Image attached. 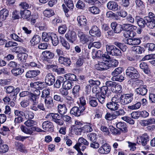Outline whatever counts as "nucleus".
Here are the masks:
<instances>
[{
    "mask_svg": "<svg viewBox=\"0 0 155 155\" xmlns=\"http://www.w3.org/2000/svg\"><path fill=\"white\" fill-rule=\"evenodd\" d=\"M131 50L133 51L138 54H142L145 51L143 48L139 46H134L132 47Z\"/></svg>",
    "mask_w": 155,
    "mask_h": 155,
    "instance_id": "nucleus-34",
    "label": "nucleus"
},
{
    "mask_svg": "<svg viewBox=\"0 0 155 155\" xmlns=\"http://www.w3.org/2000/svg\"><path fill=\"white\" fill-rule=\"evenodd\" d=\"M111 147L107 143H105L102 145L98 149V152L101 154H107L110 151Z\"/></svg>",
    "mask_w": 155,
    "mask_h": 155,
    "instance_id": "nucleus-13",
    "label": "nucleus"
},
{
    "mask_svg": "<svg viewBox=\"0 0 155 155\" xmlns=\"http://www.w3.org/2000/svg\"><path fill=\"white\" fill-rule=\"evenodd\" d=\"M121 119L131 124H134V121L130 117L124 116L121 117Z\"/></svg>",
    "mask_w": 155,
    "mask_h": 155,
    "instance_id": "nucleus-61",
    "label": "nucleus"
},
{
    "mask_svg": "<svg viewBox=\"0 0 155 155\" xmlns=\"http://www.w3.org/2000/svg\"><path fill=\"white\" fill-rule=\"evenodd\" d=\"M127 76L131 79H136L139 77L140 74L137 70L133 67H129L126 71Z\"/></svg>",
    "mask_w": 155,
    "mask_h": 155,
    "instance_id": "nucleus-4",
    "label": "nucleus"
},
{
    "mask_svg": "<svg viewBox=\"0 0 155 155\" xmlns=\"http://www.w3.org/2000/svg\"><path fill=\"white\" fill-rule=\"evenodd\" d=\"M44 102L45 105L48 108H52L54 106L53 99L51 96L45 98Z\"/></svg>",
    "mask_w": 155,
    "mask_h": 155,
    "instance_id": "nucleus-29",
    "label": "nucleus"
},
{
    "mask_svg": "<svg viewBox=\"0 0 155 155\" xmlns=\"http://www.w3.org/2000/svg\"><path fill=\"white\" fill-rule=\"evenodd\" d=\"M40 72L39 70H29L27 72L25 76L27 78H34L38 75Z\"/></svg>",
    "mask_w": 155,
    "mask_h": 155,
    "instance_id": "nucleus-27",
    "label": "nucleus"
},
{
    "mask_svg": "<svg viewBox=\"0 0 155 155\" xmlns=\"http://www.w3.org/2000/svg\"><path fill=\"white\" fill-rule=\"evenodd\" d=\"M63 87L67 90H69L71 88V83L68 81H65L63 84Z\"/></svg>",
    "mask_w": 155,
    "mask_h": 155,
    "instance_id": "nucleus-63",
    "label": "nucleus"
},
{
    "mask_svg": "<svg viewBox=\"0 0 155 155\" xmlns=\"http://www.w3.org/2000/svg\"><path fill=\"white\" fill-rule=\"evenodd\" d=\"M9 149L8 146L6 144L0 145V153H5L8 151Z\"/></svg>",
    "mask_w": 155,
    "mask_h": 155,
    "instance_id": "nucleus-60",
    "label": "nucleus"
},
{
    "mask_svg": "<svg viewBox=\"0 0 155 155\" xmlns=\"http://www.w3.org/2000/svg\"><path fill=\"white\" fill-rule=\"evenodd\" d=\"M51 116L52 118V120L55 122L57 125L60 126L63 125V121L60 120V117L58 114L52 113Z\"/></svg>",
    "mask_w": 155,
    "mask_h": 155,
    "instance_id": "nucleus-21",
    "label": "nucleus"
},
{
    "mask_svg": "<svg viewBox=\"0 0 155 155\" xmlns=\"http://www.w3.org/2000/svg\"><path fill=\"white\" fill-rule=\"evenodd\" d=\"M13 75L15 76L21 75L24 72V70L21 68H15L11 70Z\"/></svg>",
    "mask_w": 155,
    "mask_h": 155,
    "instance_id": "nucleus-30",
    "label": "nucleus"
},
{
    "mask_svg": "<svg viewBox=\"0 0 155 155\" xmlns=\"http://www.w3.org/2000/svg\"><path fill=\"white\" fill-rule=\"evenodd\" d=\"M9 15V12L7 9L3 8L0 11V20L4 21Z\"/></svg>",
    "mask_w": 155,
    "mask_h": 155,
    "instance_id": "nucleus-31",
    "label": "nucleus"
},
{
    "mask_svg": "<svg viewBox=\"0 0 155 155\" xmlns=\"http://www.w3.org/2000/svg\"><path fill=\"white\" fill-rule=\"evenodd\" d=\"M109 129L112 133L114 135H119L120 133V132L118 129L115 128L112 126H110Z\"/></svg>",
    "mask_w": 155,
    "mask_h": 155,
    "instance_id": "nucleus-64",
    "label": "nucleus"
},
{
    "mask_svg": "<svg viewBox=\"0 0 155 155\" xmlns=\"http://www.w3.org/2000/svg\"><path fill=\"white\" fill-rule=\"evenodd\" d=\"M144 47L148 51H153L155 50V44L153 43H147L144 45Z\"/></svg>",
    "mask_w": 155,
    "mask_h": 155,
    "instance_id": "nucleus-41",
    "label": "nucleus"
},
{
    "mask_svg": "<svg viewBox=\"0 0 155 155\" xmlns=\"http://www.w3.org/2000/svg\"><path fill=\"white\" fill-rule=\"evenodd\" d=\"M88 11L94 14H97L99 13L100 10L99 8L96 6H92L88 8Z\"/></svg>",
    "mask_w": 155,
    "mask_h": 155,
    "instance_id": "nucleus-51",
    "label": "nucleus"
},
{
    "mask_svg": "<svg viewBox=\"0 0 155 155\" xmlns=\"http://www.w3.org/2000/svg\"><path fill=\"white\" fill-rule=\"evenodd\" d=\"M133 93L124 94L121 95V103L124 105L127 104L131 102L133 99Z\"/></svg>",
    "mask_w": 155,
    "mask_h": 155,
    "instance_id": "nucleus-7",
    "label": "nucleus"
},
{
    "mask_svg": "<svg viewBox=\"0 0 155 155\" xmlns=\"http://www.w3.org/2000/svg\"><path fill=\"white\" fill-rule=\"evenodd\" d=\"M52 35V33L43 32L42 34V39L45 42H48L50 40Z\"/></svg>",
    "mask_w": 155,
    "mask_h": 155,
    "instance_id": "nucleus-40",
    "label": "nucleus"
},
{
    "mask_svg": "<svg viewBox=\"0 0 155 155\" xmlns=\"http://www.w3.org/2000/svg\"><path fill=\"white\" fill-rule=\"evenodd\" d=\"M61 42L63 47L67 50H69L70 48L69 43L63 38L61 39Z\"/></svg>",
    "mask_w": 155,
    "mask_h": 155,
    "instance_id": "nucleus-56",
    "label": "nucleus"
},
{
    "mask_svg": "<svg viewBox=\"0 0 155 155\" xmlns=\"http://www.w3.org/2000/svg\"><path fill=\"white\" fill-rule=\"evenodd\" d=\"M88 139L91 141H96L97 136L96 134L95 133H91L88 134L87 135Z\"/></svg>",
    "mask_w": 155,
    "mask_h": 155,
    "instance_id": "nucleus-58",
    "label": "nucleus"
},
{
    "mask_svg": "<svg viewBox=\"0 0 155 155\" xmlns=\"http://www.w3.org/2000/svg\"><path fill=\"white\" fill-rule=\"evenodd\" d=\"M64 3L67 7L69 8L72 9L74 7V5L72 0H64Z\"/></svg>",
    "mask_w": 155,
    "mask_h": 155,
    "instance_id": "nucleus-62",
    "label": "nucleus"
},
{
    "mask_svg": "<svg viewBox=\"0 0 155 155\" xmlns=\"http://www.w3.org/2000/svg\"><path fill=\"white\" fill-rule=\"evenodd\" d=\"M140 67L145 73L148 74L149 73L150 69L146 63L144 62L141 63L140 64Z\"/></svg>",
    "mask_w": 155,
    "mask_h": 155,
    "instance_id": "nucleus-36",
    "label": "nucleus"
},
{
    "mask_svg": "<svg viewBox=\"0 0 155 155\" xmlns=\"http://www.w3.org/2000/svg\"><path fill=\"white\" fill-rule=\"evenodd\" d=\"M77 20L80 26H83L86 25L87 20L84 16L83 15L78 16L77 17Z\"/></svg>",
    "mask_w": 155,
    "mask_h": 155,
    "instance_id": "nucleus-33",
    "label": "nucleus"
},
{
    "mask_svg": "<svg viewBox=\"0 0 155 155\" xmlns=\"http://www.w3.org/2000/svg\"><path fill=\"white\" fill-rule=\"evenodd\" d=\"M111 26L115 33H120L122 30L121 25L117 24L115 22L112 23L111 24Z\"/></svg>",
    "mask_w": 155,
    "mask_h": 155,
    "instance_id": "nucleus-22",
    "label": "nucleus"
},
{
    "mask_svg": "<svg viewBox=\"0 0 155 155\" xmlns=\"http://www.w3.org/2000/svg\"><path fill=\"white\" fill-rule=\"evenodd\" d=\"M89 83L92 86L95 85L93 87L92 92L93 93L96 94L97 97L98 95L100 94L99 92L101 91V89L98 86L101 84L100 81L99 80H94L91 79L89 81Z\"/></svg>",
    "mask_w": 155,
    "mask_h": 155,
    "instance_id": "nucleus-8",
    "label": "nucleus"
},
{
    "mask_svg": "<svg viewBox=\"0 0 155 155\" xmlns=\"http://www.w3.org/2000/svg\"><path fill=\"white\" fill-rule=\"evenodd\" d=\"M89 58V53L87 52L85 54L83 53L81 56H79L78 59L76 63V64L78 67L82 65L84 62V59Z\"/></svg>",
    "mask_w": 155,
    "mask_h": 155,
    "instance_id": "nucleus-18",
    "label": "nucleus"
},
{
    "mask_svg": "<svg viewBox=\"0 0 155 155\" xmlns=\"http://www.w3.org/2000/svg\"><path fill=\"white\" fill-rule=\"evenodd\" d=\"M106 106L109 109L115 111L111 113L107 112L104 118L107 120H112L116 119L119 116L124 115L125 113L124 110L122 109H120L116 110L119 107V105L112 101L107 103Z\"/></svg>",
    "mask_w": 155,
    "mask_h": 155,
    "instance_id": "nucleus-1",
    "label": "nucleus"
},
{
    "mask_svg": "<svg viewBox=\"0 0 155 155\" xmlns=\"http://www.w3.org/2000/svg\"><path fill=\"white\" fill-rule=\"evenodd\" d=\"M145 20L147 21L146 25L149 28L153 29L155 26V15L151 12H149L148 16L145 18Z\"/></svg>",
    "mask_w": 155,
    "mask_h": 155,
    "instance_id": "nucleus-6",
    "label": "nucleus"
},
{
    "mask_svg": "<svg viewBox=\"0 0 155 155\" xmlns=\"http://www.w3.org/2000/svg\"><path fill=\"white\" fill-rule=\"evenodd\" d=\"M107 7L108 9L113 11H117L118 9V5L116 2L111 1L107 4Z\"/></svg>",
    "mask_w": 155,
    "mask_h": 155,
    "instance_id": "nucleus-28",
    "label": "nucleus"
},
{
    "mask_svg": "<svg viewBox=\"0 0 155 155\" xmlns=\"http://www.w3.org/2000/svg\"><path fill=\"white\" fill-rule=\"evenodd\" d=\"M80 90V86L77 85L75 86L72 89V94L75 99L78 98L79 97V92Z\"/></svg>",
    "mask_w": 155,
    "mask_h": 155,
    "instance_id": "nucleus-32",
    "label": "nucleus"
},
{
    "mask_svg": "<svg viewBox=\"0 0 155 155\" xmlns=\"http://www.w3.org/2000/svg\"><path fill=\"white\" fill-rule=\"evenodd\" d=\"M41 40L40 36L37 35H35L31 38L30 41L31 44L33 45H35L39 43Z\"/></svg>",
    "mask_w": 155,
    "mask_h": 155,
    "instance_id": "nucleus-35",
    "label": "nucleus"
},
{
    "mask_svg": "<svg viewBox=\"0 0 155 155\" xmlns=\"http://www.w3.org/2000/svg\"><path fill=\"white\" fill-rule=\"evenodd\" d=\"M121 26L122 30L124 31H132L135 30L137 28L136 26L129 24H123Z\"/></svg>",
    "mask_w": 155,
    "mask_h": 155,
    "instance_id": "nucleus-25",
    "label": "nucleus"
},
{
    "mask_svg": "<svg viewBox=\"0 0 155 155\" xmlns=\"http://www.w3.org/2000/svg\"><path fill=\"white\" fill-rule=\"evenodd\" d=\"M20 129L24 133L29 135H31L34 131L36 130V128L35 127H32L30 128H28L24 125L21 126Z\"/></svg>",
    "mask_w": 155,
    "mask_h": 155,
    "instance_id": "nucleus-19",
    "label": "nucleus"
},
{
    "mask_svg": "<svg viewBox=\"0 0 155 155\" xmlns=\"http://www.w3.org/2000/svg\"><path fill=\"white\" fill-rule=\"evenodd\" d=\"M45 16L48 17H50L54 14L53 11L51 9H47L43 12Z\"/></svg>",
    "mask_w": 155,
    "mask_h": 155,
    "instance_id": "nucleus-53",
    "label": "nucleus"
},
{
    "mask_svg": "<svg viewBox=\"0 0 155 155\" xmlns=\"http://www.w3.org/2000/svg\"><path fill=\"white\" fill-rule=\"evenodd\" d=\"M116 127L119 129L123 133H126L128 131L127 126L124 122H119L116 124Z\"/></svg>",
    "mask_w": 155,
    "mask_h": 155,
    "instance_id": "nucleus-23",
    "label": "nucleus"
},
{
    "mask_svg": "<svg viewBox=\"0 0 155 155\" xmlns=\"http://www.w3.org/2000/svg\"><path fill=\"white\" fill-rule=\"evenodd\" d=\"M65 36L69 42L72 43L75 41L77 38L76 33L73 31H69L65 34Z\"/></svg>",
    "mask_w": 155,
    "mask_h": 155,
    "instance_id": "nucleus-11",
    "label": "nucleus"
},
{
    "mask_svg": "<svg viewBox=\"0 0 155 155\" xmlns=\"http://www.w3.org/2000/svg\"><path fill=\"white\" fill-rule=\"evenodd\" d=\"M74 148L81 155H82L83 153L81 152V150L84 151L86 148V147L80 143H77L74 147Z\"/></svg>",
    "mask_w": 155,
    "mask_h": 155,
    "instance_id": "nucleus-38",
    "label": "nucleus"
},
{
    "mask_svg": "<svg viewBox=\"0 0 155 155\" xmlns=\"http://www.w3.org/2000/svg\"><path fill=\"white\" fill-rule=\"evenodd\" d=\"M85 110V107H79L75 106L73 107L70 111L71 114H73L75 116L79 117L81 115Z\"/></svg>",
    "mask_w": 155,
    "mask_h": 155,
    "instance_id": "nucleus-9",
    "label": "nucleus"
},
{
    "mask_svg": "<svg viewBox=\"0 0 155 155\" xmlns=\"http://www.w3.org/2000/svg\"><path fill=\"white\" fill-rule=\"evenodd\" d=\"M37 123L36 121L33 120H28L26 121L24 124L27 127H31L35 125H36Z\"/></svg>",
    "mask_w": 155,
    "mask_h": 155,
    "instance_id": "nucleus-54",
    "label": "nucleus"
},
{
    "mask_svg": "<svg viewBox=\"0 0 155 155\" xmlns=\"http://www.w3.org/2000/svg\"><path fill=\"white\" fill-rule=\"evenodd\" d=\"M106 50L109 54L113 56H120L121 54L120 51L114 46L110 44L106 45Z\"/></svg>",
    "mask_w": 155,
    "mask_h": 155,
    "instance_id": "nucleus-5",
    "label": "nucleus"
},
{
    "mask_svg": "<svg viewBox=\"0 0 155 155\" xmlns=\"http://www.w3.org/2000/svg\"><path fill=\"white\" fill-rule=\"evenodd\" d=\"M122 86L121 85L115 83L114 87H113L112 91L116 93H120L121 92Z\"/></svg>",
    "mask_w": 155,
    "mask_h": 155,
    "instance_id": "nucleus-49",
    "label": "nucleus"
},
{
    "mask_svg": "<svg viewBox=\"0 0 155 155\" xmlns=\"http://www.w3.org/2000/svg\"><path fill=\"white\" fill-rule=\"evenodd\" d=\"M122 68L121 67H118L115 68L112 72L111 74L113 77H116L120 74L123 71Z\"/></svg>",
    "mask_w": 155,
    "mask_h": 155,
    "instance_id": "nucleus-52",
    "label": "nucleus"
},
{
    "mask_svg": "<svg viewBox=\"0 0 155 155\" xmlns=\"http://www.w3.org/2000/svg\"><path fill=\"white\" fill-rule=\"evenodd\" d=\"M64 77L66 80L74 81H76L77 80L76 76L74 74H67L64 75Z\"/></svg>",
    "mask_w": 155,
    "mask_h": 155,
    "instance_id": "nucleus-44",
    "label": "nucleus"
},
{
    "mask_svg": "<svg viewBox=\"0 0 155 155\" xmlns=\"http://www.w3.org/2000/svg\"><path fill=\"white\" fill-rule=\"evenodd\" d=\"M90 34L92 36L99 37L101 35V33L98 28L95 25L92 27L91 29L89 31Z\"/></svg>",
    "mask_w": 155,
    "mask_h": 155,
    "instance_id": "nucleus-17",
    "label": "nucleus"
},
{
    "mask_svg": "<svg viewBox=\"0 0 155 155\" xmlns=\"http://www.w3.org/2000/svg\"><path fill=\"white\" fill-rule=\"evenodd\" d=\"M58 111L61 115L64 114L67 112V109L64 104H59L58 106Z\"/></svg>",
    "mask_w": 155,
    "mask_h": 155,
    "instance_id": "nucleus-37",
    "label": "nucleus"
},
{
    "mask_svg": "<svg viewBox=\"0 0 155 155\" xmlns=\"http://www.w3.org/2000/svg\"><path fill=\"white\" fill-rule=\"evenodd\" d=\"M50 40L54 46H57L59 43L58 38L57 35L54 33H52V35Z\"/></svg>",
    "mask_w": 155,
    "mask_h": 155,
    "instance_id": "nucleus-42",
    "label": "nucleus"
},
{
    "mask_svg": "<svg viewBox=\"0 0 155 155\" xmlns=\"http://www.w3.org/2000/svg\"><path fill=\"white\" fill-rule=\"evenodd\" d=\"M110 93V91L107 86H103L101 89V93L97 96L99 102L102 104L105 102V96L108 97Z\"/></svg>",
    "mask_w": 155,
    "mask_h": 155,
    "instance_id": "nucleus-3",
    "label": "nucleus"
},
{
    "mask_svg": "<svg viewBox=\"0 0 155 155\" xmlns=\"http://www.w3.org/2000/svg\"><path fill=\"white\" fill-rule=\"evenodd\" d=\"M18 57L20 61L25 62L28 58V54L25 53H20L18 54Z\"/></svg>",
    "mask_w": 155,
    "mask_h": 155,
    "instance_id": "nucleus-43",
    "label": "nucleus"
},
{
    "mask_svg": "<svg viewBox=\"0 0 155 155\" xmlns=\"http://www.w3.org/2000/svg\"><path fill=\"white\" fill-rule=\"evenodd\" d=\"M42 54L44 57V59L47 61L53 58L54 56V53L49 51H43Z\"/></svg>",
    "mask_w": 155,
    "mask_h": 155,
    "instance_id": "nucleus-24",
    "label": "nucleus"
},
{
    "mask_svg": "<svg viewBox=\"0 0 155 155\" xmlns=\"http://www.w3.org/2000/svg\"><path fill=\"white\" fill-rule=\"evenodd\" d=\"M82 130L87 132H90L92 131L93 129L91 125L89 124L84 126L81 128H77V129L75 128L74 129V132L75 134L78 135L80 134Z\"/></svg>",
    "mask_w": 155,
    "mask_h": 155,
    "instance_id": "nucleus-12",
    "label": "nucleus"
},
{
    "mask_svg": "<svg viewBox=\"0 0 155 155\" xmlns=\"http://www.w3.org/2000/svg\"><path fill=\"white\" fill-rule=\"evenodd\" d=\"M50 92V89L49 88L44 89L42 92L41 97L45 99L47 98V97H50L49 96Z\"/></svg>",
    "mask_w": 155,
    "mask_h": 155,
    "instance_id": "nucleus-47",
    "label": "nucleus"
},
{
    "mask_svg": "<svg viewBox=\"0 0 155 155\" xmlns=\"http://www.w3.org/2000/svg\"><path fill=\"white\" fill-rule=\"evenodd\" d=\"M55 77L52 74L49 73L46 76L45 79V83L48 85H51L54 82Z\"/></svg>",
    "mask_w": 155,
    "mask_h": 155,
    "instance_id": "nucleus-16",
    "label": "nucleus"
},
{
    "mask_svg": "<svg viewBox=\"0 0 155 155\" xmlns=\"http://www.w3.org/2000/svg\"><path fill=\"white\" fill-rule=\"evenodd\" d=\"M10 131L9 128L5 126H3L0 129V134L4 136L7 135Z\"/></svg>",
    "mask_w": 155,
    "mask_h": 155,
    "instance_id": "nucleus-46",
    "label": "nucleus"
},
{
    "mask_svg": "<svg viewBox=\"0 0 155 155\" xmlns=\"http://www.w3.org/2000/svg\"><path fill=\"white\" fill-rule=\"evenodd\" d=\"M137 22L138 25L141 28H144L146 23L145 21L142 18L137 19Z\"/></svg>",
    "mask_w": 155,
    "mask_h": 155,
    "instance_id": "nucleus-57",
    "label": "nucleus"
},
{
    "mask_svg": "<svg viewBox=\"0 0 155 155\" xmlns=\"http://www.w3.org/2000/svg\"><path fill=\"white\" fill-rule=\"evenodd\" d=\"M10 37L15 41L21 42H23V40L15 33L11 34Z\"/></svg>",
    "mask_w": 155,
    "mask_h": 155,
    "instance_id": "nucleus-55",
    "label": "nucleus"
},
{
    "mask_svg": "<svg viewBox=\"0 0 155 155\" xmlns=\"http://www.w3.org/2000/svg\"><path fill=\"white\" fill-rule=\"evenodd\" d=\"M89 104L91 106L95 107L97 105V102L96 98L94 97H91L89 98Z\"/></svg>",
    "mask_w": 155,
    "mask_h": 155,
    "instance_id": "nucleus-48",
    "label": "nucleus"
},
{
    "mask_svg": "<svg viewBox=\"0 0 155 155\" xmlns=\"http://www.w3.org/2000/svg\"><path fill=\"white\" fill-rule=\"evenodd\" d=\"M150 140L148 135L147 134H144L137 137V141L143 146H145Z\"/></svg>",
    "mask_w": 155,
    "mask_h": 155,
    "instance_id": "nucleus-10",
    "label": "nucleus"
},
{
    "mask_svg": "<svg viewBox=\"0 0 155 155\" xmlns=\"http://www.w3.org/2000/svg\"><path fill=\"white\" fill-rule=\"evenodd\" d=\"M58 60L60 63L67 66H69L71 64L70 59L68 58L60 56L59 57Z\"/></svg>",
    "mask_w": 155,
    "mask_h": 155,
    "instance_id": "nucleus-20",
    "label": "nucleus"
},
{
    "mask_svg": "<svg viewBox=\"0 0 155 155\" xmlns=\"http://www.w3.org/2000/svg\"><path fill=\"white\" fill-rule=\"evenodd\" d=\"M21 17L23 19H27L31 16V13L28 10L21 11L20 12Z\"/></svg>",
    "mask_w": 155,
    "mask_h": 155,
    "instance_id": "nucleus-39",
    "label": "nucleus"
},
{
    "mask_svg": "<svg viewBox=\"0 0 155 155\" xmlns=\"http://www.w3.org/2000/svg\"><path fill=\"white\" fill-rule=\"evenodd\" d=\"M15 145L16 148L20 151L22 152L23 150V145L20 143L18 142H15Z\"/></svg>",
    "mask_w": 155,
    "mask_h": 155,
    "instance_id": "nucleus-59",
    "label": "nucleus"
},
{
    "mask_svg": "<svg viewBox=\"0 0 155 155\" xmlns=\"http://www.w3.org/2000/svg\"><path fill=\"white\" fill-rule=\"evenodd\" d=\"M141 105V103L140 102H138L135 104L131 106H128V108L129 110H137L139 109Z\"/></svg>",
    "mask_w": 155,
    "mask_h": 155,
    "instance_id": "nucleus-50",
    "label": "nucleus"
},
{
    "mask_svg": "<svg viewBox=\"0 0 155 155\" xmlns=\"http://www.w3.org/2000/svg\"><path fill=\"white\" fill-rule=\"evenodd\" d=\"M146 85L142 86L141 87H138L135 90V91L137 94L144 96L147 94V89L146 88Z\"/></svg>",
    "mask_w": 155,
    "mask_h": 155,
    "instance_id": "nucleus-26",
    "label": "nucleus"
},
{
    "mask_svg": "<svg viewBox=\"0 0 155 155\" xmlns=\"http://www.w3.org/2000/svg\"><path fill=\"white\" fill-rule=\"evenodd\" d=\"M20 89L19 87H17L15 88L14 92L13 94L10 95L11 97L12 98V100L14 101H16L17 99V96L18 93L20 92Z\"/></svg>",
    "mask_w": 155,
    "mask_h": 155,
    "instance_id": "nucleus-45",
    "label": "nucleus"
},
{
    "mask_svg": "<svg viewBox=\"0 0 155 155\" xmlns=\"http://www.w3.org/2000/svg\"><path fill=\"white\" fill-rule=\"evenodd\" d=\"M78 35L80 41L83 43H86L90 40V37L86 35L83 32L78 31Z\"/></svg>",
    "mask_w": 155,
    "mask_h": 155,
    "instance_id": "nucleus-14",
    "label": "nucleus"
},
{
    "mask_svg": "<svg viewBox=\"0 0 155 155\" xmlns=\"http://www.w3.org/2000/svg\"><path fill=\"white\" fill-rule=\"evenodd\" d=\"M118 61L115 59L111 60H106L104 61L99 62L98 65V70H107L111 67H116L118 65Z\"/></svg>",
    "mask_w": 155,
    "mask_h": 155,
    "instance_id": "nucleus-2",
    "label": "nucleus"
},
{
    "mask_svg": "<svg viewBox=\"0 0 155 155\" xmlns=\"http://www.w3.org/2000/svg\"><path fill=\"white\" fill-rule=\"evenodd\" d=\"M42 127L43 129L48 131H53L54 125L53 123L49 121L44 122L42 124Z\"/></svg>",
    "mask_w": 155,
    "mask_h": 155,
    "instance_id": "nucleus-15",
    "label": "nucleus"
}]
</instances>
